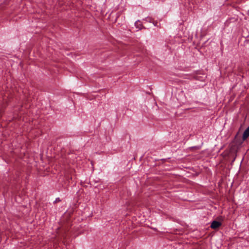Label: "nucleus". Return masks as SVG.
<instances>
[{"instance_id": "f257e3e1", "label": "nucleus", "mask_w": 249, "mask_h": 249, "mask_svg": "<svg viewBox=\"0 0 249 249\" xmlns=\"http://www.w3.org/2000/svg\"><path fill=\"white\" fill-rule=\"evenodd\" d=\"M221 225V222L217 221H213L211 224V227L213 229H216L220 227Z\"/></svg>"}, {"instance_id": "f03ea898", "label": "nucleus", "mask_w": 249, "mask_h": 249, "mask_svg": "<svg viewBox=\"0 0 249 249\" xmlns=\"http://www.w3.org/2000/svg\"><path fill=\"white\" fill-rule=\"evenodd\" d=\"M249 137V126L245 130V131L243 134L242 138H243V140H245Z\"/></svg>"}, {"instance_id": "7ed1b4c3", "label": "nucleus", "mask_w": 249, "mask_h": 249, "mask_svg": "<svg viewBox=\"0 0 249 249\" xmlns=\"http://www.w3.org/2000/svg\"><path fill=\"white\" fill-rule=\"evenodd\" d=\"M237 148L235 146H231L230 149V154H234L237 152Z\"/></svg>"}, {"instance_id": "20e7f679", "label": "nucleus", "mask_w": 249, "mask_h": 249, "mask_svg": "<svg viewBox=\"0 0 249 249\" xmlns=\"http://www.w3.org/2000/svg\"><path fill=\"white\" fill-rule=\"evenodd\" d=\"M191 149H199V146H195V147H191Z\"/></svg>"}, {"instance_id": "39448f33", "label": "nucleus", "mask_w": 249, "mask_h": 249, "mask_svg": "<svg viewBox=\"0 0 249 249\" xmlns=\"http://www.w3.org/2000/svg\"><path fill=\"white\" fill-rule=\"evenodd\" d=\"M138 23H139V21H136V22H135V25H137L138 24Z\"/></svg>"}]
</instances>
